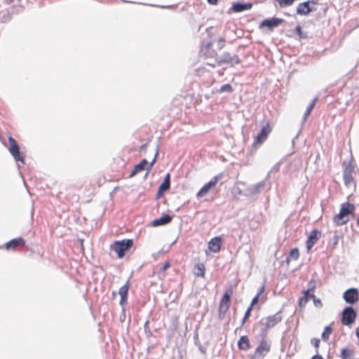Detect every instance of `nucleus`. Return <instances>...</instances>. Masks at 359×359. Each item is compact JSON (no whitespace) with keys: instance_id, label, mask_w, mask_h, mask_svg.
Returning a JSON list of instances; mask_svg holds the SVG:
<instances>
[{"instance_id":"f257e3e1","label":"nucleus","mask_w":359,"mask_h":359,"mask_svg":"<svg viewBox=\"0 0 359 359\" xmlns=\"http://www.w3.org/2000/svg\"><path fill=\"white\" fill-rule=\"evenodd\" d=\"M355 207L353 204L345 203L341 205L339 212L334 217V222L337 225H343L349 220V215L353 213Z\"/></svg>"},{"instance_id":"f03ea898","label":"nucleus","mask_w":359,"mask_h":359,"mask_svg":"<svg viewBox=\"0 0 359 359\" xmlns=\"http://www.w3.org/2000/svg\"><path fill=\"white\" fill-rule=\"evenodd\" d=\"M240 62V59L237 55L226 52L219 58H215V62H205V64L211 67H215L216 66H220L223 64H229L233 66L239 64Z\"/></svg>"},{"instance_id":"7ed1b4c3","label":"nucleus","mask_w":359,"mask_h":359,"mask_svg":"<svg viewBox=\"0 0 359 359\" xmlns=\"http://www.w3.org/2000/svg\"><path fill=\"white\" fill-rule=\"evenodd\" d=\"M232 294L233 287L231 286L226 290L220 300L219 304L218 318L221 320L224 318L226 313L229 309L231 305V297Z\"/></svg>"},{"instance_id":"20e7f679","label":"nucleus","mask_w":359,"mask_h":359,"mask_svg":"<svg viewBox=\"0 0 359 359\" xmlns=\"http://www.w3.org/2000/svg\"><path fill=\"white\" fill-rule=\"evenodd\" d=\"M133 245V241L131 239H124L116 241L111 245V250H114L118 258H123L126 252L129 250Z\"/></svg>"},{"instance_id":"39448f33","label":"nucleus","mask_w":359,"mask_h":359,"mask_svg":"<svg viewBox=\"0 0 359 359\" xmlns=\"http://www.w3.org/2000/svg\"><path fill=\"white\" fill-rule=\"evenodd\" d=\"M283 320L281 311H278L274 315L269 316L263 318L260 323L264 327V330L266 332L268 330L275 327L277 324L280 323Z\"/></svg>"},{"instance_id":"423d86ee","label":"nucleus","mask_w":359,"mask_h":359,"mask_svg":"<svg viewBox=\"0 0 359 359\" xmlns=\"http://www.w3.org/2000/svg\"><path fill=\"white\" fill-rule=\"evenodd\" d=\"M157 156H158V150L156 151L154 158L151 163H148V161L146 159L142 160V161L140 163L135 165L133 170H132L131 173L130 174V177H134L137 173H140V172H142L144 170L149 171L152 168L154 164L155 163Z\"/></svg>"},{"instance_id":"0eeeda50","label":"nucleus","mask_w":359,"mask_h":359,"mask_svg":"<svg viewBox=\"0 0 359 359\" xmlns=\"http://www.w3.org/2000/svg\"><path fill=\"white\" fill-rule=\"evenodd\" d=\"M222 178V174H219L213 177L208 183L205 184L197 192L196 196L202 198L205 196L212 189H214L218 182Z\"/></svg>"},{"instance_id":"6e6552de","label":"nucleus","mask_w":359,"mask_h":359,"mask_svg":"<svg viewBox=\"0 0 359 359\" xmlns=\"http://www.w3.org/2000/svg\"><path fill=\"white\" fill-rule=\"evenodd\" d=\"M212 42H208L205 44L201 50V57H203L206 62H215V58H219L215 50L212 48Z\"/></svg>"},{"instance_id":"1a4fd4ad","label":"nucleus","mask_w":359,"mask_h":359,"mask_svg":"<svg viewBox=\"0 0 359 359\" xmlns=\"http://www.w3.org/2000/svg\"><path fill=\"white\" fill-rule=\"evenodd\" d=\"M271 131L272 126L271 123L268 122L262 128L260 132L255 137L253 145L256 147L257 145L262 144L267 139Z\"/></svg>"},{"instance_id":"9d476101","label":"nucleus","mask_w":359,"mask_h":359,"mask_svg":"<svg viewBox=\"0 0 359 359\" xmlns=\"http://www.w3.org/2000/svg\"><path fill=\"white\" fill-rule=\"evenodd\" d=\"M9 147L8 150L11 155L13 156L14 159L17 161H21L24 163V156L20 151V148L17 144L15 140L11 136L8 138Z\"/></svg>"},{"instance_id":"9b49d317","label":"nucleus","mask_w":359,"mask_h":359,"mask_svg":"<svg viewBox=\"0 0 359 359\" xmlns=\"http://www.w3.org/2000/svg\"><path fill=\"white\" fill-rule=\"evenodd\" d=\"M356 316V313L352 307H346L341 313L342 325H352L355 322Z\"/></svg>"},{"instance_id":"f8f14e48","label":"nucleus","mask_w":359,"mask_h":359,"mask_svg":"<svg viewBox=\"0 0 359 359\" xmlns=\"http://www.w3.org/2000/svg\"><path fill=\"white\" fill-rule=\"evenodd\" d=\"M354 168V166L351 163H348L344 169L343 179L346 186H351L354 184V178L353 177Z\"/></svg>"},{"instance_id":"ddd939ff","label":"nucleus","mask_w":359,"mask_h":359,"mask_svg":"<svg viewBox=\"0 0 359 359\" xmlns=\"http://www.w3.org/2000/svg\"><path fill=\"white\" fill-rule=\"evenodd\" d=\"M271 350V344L266 339H263L259 346L256 348L255 354L258 357L264 358Z\"/></svg>"},{"instance_id":"4468645a","label":"nucleus","mask_w":359,"mask_h":359,"mask_svg":"<svg viewBox=\"0 0 359 359\" xmlns=\"http://www.w3.org/2000/svg\"><path fill=\"white\" fill-rule=\"evenodd\" d=\"M344 299L348 304H354L358 300V292L355 288L348 289L344 293Z\"/></svg>"},{"instance_id":"2eb2a0df","label":"nucleus","mask_w":359,"mask_h":359,"mask_svg":"<svg viewBox=\"0 0 359 359\" xmlns=\"http://www.w3.org/2000/svg\"><path fill=\"white\" fill-rule=\"evenodd\" d=\"M252 7L251 3L243 4L240 1L233 2L230 11L233 13H240L246 10H249Z\"/></svg>"},{"instance_id":"dca6fc26","label":"nucleus","mask_w":359,"mask_h":359,"mask_svg":"<svg viewBox=\"0 0 359 359\" xmlns=\"http://www.w3.org/2000/svg\"><path fill=\"white\" fill-rule=\"evenodd\" d=\"M25 241L22 238H14L5 245V248L6 250H14L18 247H25Z\"/></svg>"},{"instance_id":"f3484780","label":"nucleus","mask_w":359,"mask_h":359,"mask_svg":"<svg viewBox=\"0 0 359 359\" xmlns=\"http://www.w3.org/2000/svg\"><path fill=\"white\" fill-rule=\"evenodd\" d=\"M130 287V280H127L126 283L119 288L118 294L121 296L120 304L123 305L126 303L128 299V290Z\"/></svg>"},{"instance_id":"a211bd4d","label":"nucleus","mask_w":359,"mask_h":359,"mask_svg":"<svg viewBox=\"0 0 359 359\" xmlns=\"http://www.w3.org/2000/svg\"><path fill=\"white\" fill-rule=\"evenodd\" d=\"M222 238L216 236L212 238L208 243V248L212 252L217 253L220 251L222 245Z\"/></svg>"},{"instance_id":"6ab92c4d","label":"nucleus","mask_w":359,"mask_h":359,"mask_svg":"<svg viewBox=\"0 0 359 359\" xmlns=\"http://www.w3.org/2000/svg\"><path fill=\"white\" fill-rule=\"evenodd\" d=\"M283 20L280 18H271V19H266L262 21L261 24V27H267L269 29H273L276 27H278L279 25L283 23Z\"/></svg>"},{"instance_id":"aec40b11","label":"nucleus","mask_w":359,"mask_h":359,"mask_svg":"<svg viewBox=\"0 0 359 359\" xmlns=\"http://www.w3.org/2000/svg\"><path fill=\"white\" fill-rule=\"evenodd\" d=\"M170 175L169 173L166 175L165 177L163 182L160 185L158 192H157V198H159L163 194L170 189Z\"/></svg>"},{"instance_id":"412c9836","label":"nucleus","mask_w":359,"mask_h":359,"mask_svg":"<svg viewBox=\"0 0 359 359\" xmlns=\"http://www.w3.org/2000/svg\"><path fill=\"white\" fill-rule=\"evenodd\" d=\"M172 220V217L167 214L163 215L160 218L156 219L152 221V226H158L167 224L170 223Z\"/></svg>"},{"instance_id":"4be33fe9","label":"nucleus","mask_w":359,"mask_h":359,"mask_svg":"<svg viewBox=\"0 0 359 359\" xmlns=\"http://www.w3.org/2000/svg\"><path fill=\"white\" fill-rule=\"evenodd\" d=\"M238 347L240 350L248 351L250 348L249 339L247 336H242L238 341Z\"/></svg>"},{"instance_id":"5701e85b","label":"nucleus","mask_w":359,"mask_h":359,"mask_svg":"<svg viewBox=\"0 0 359 359\" xmlns=\"http://www.w3.org/2000/svg\"><path fill=\"white\" fill-rule=\"evenodd\" d=\"M299 252L298 248H294L290 250V252H289V255L287 257L286 260H285L287 265L288 266L292 261L297 260L299 259Z\"/></svg>"},{"instance_id":"b1692460","label":"nucleus","mask_w":359,"mask_h":359,"mask_svg":"<svg viewBox=\"0 0 359 359\" xmlns=\"http://www.w3.org/2000/svg\"><path fill=\"white\" fill-rule=\"evenodd\" d=\"M311 290L309 289L304 292L303 296L299 299V306L303 307L306 305L310 298H313L314 295L311 293Z\"/></svg>"},{"instance_id":"393cba45","label":"nucleus","mask_w":359,"mask_h":359,"mask_svg":"<svg viewBox=\"0 0 359 359\" xmlns=\"http://www.w3.org/2000/svg\"><path fill=\"white\" fill-rule=\"evenodd\" d=\"M340 357L341 359H353L354 350L353 348H344L341 351Z\"/></svg>"},{"instance_id":"a878e982","label":"nucleus","mask_w":359,"mask_h":359,"mask_svg":"<svg viewBox=\"0 0 359 359\" xmlns=\"http://www.w3.org/2000/svg\"><path fill=\"white\" fill-rule=\"evenodd\" d=\"M194 273L196 276L203 278L205 276V265L203 263L196 264L194 266Z\"/></svg>"},{"instance_id":"bb28decb","label":"nucleus","mask_w":359,"mask_h":359,"mask_svg":"<svg viewBox=\"0 0 359 359\" xmlns=\"http://www.w3.org/2000/svg\"><path fill=\"white\" fill-rule=\"evenodd\" d=\"M311 11L309 7V2L299 4L297 6V12L301 15H306Z\"/></svg>"},{"instance_id":"cd10ccee","label":"nucleus","mask_w":359,"mask_h":359,"mask_svg":"<svg viewBox=\"0 0 359 359\" xmlns=\"http://www.w3.org/2000/svg\"><path fill=\"white\" fill-rule=\"evenodd\" d=\"M313 245H314V231L311 232V233L309 236L307 243H306V249H307L308 252H311V248L313 246Z\"/></svg>"},{"instance_id":"c85d7f7f","label":"nucleus","mask_w":359,"mask_h":359,"mask_svg":"<svg viewBox=\"0 0 359 359\" xmlns=\"http://www.w3.org/2000/svg\"><path fill=\"white\" fill-rule=\"evenodd\" d=\"M332 332V328L331 327L330 325L325 327L323 332L322 333V339L325 341L328 340Z\"/></svg>"},{"instance_id":"c756f323","label":"nucleus","mask_w":359,"mask_h":359,"mask_svg":"<svg viewBox=\"0 0 359 359\" xmlns=\"http://www.w3.org/2000/svg\"><path fill=\"white\" fill-rule=\"evenodd\" d=\"M264 287H262L259 290V292H257V295L252 299V300L251 302V304H250V306H252V309H253V306L258 303L259 297L262 294V293L264 292Z\"/></svg>"},{"instance_id":"7c9ffc66","label":"nucleus","mask_w":359,"mask_h":359,"mask_svg":"<svg viewBox=\"0 0 359 359\" xmlns=\"http://www.w3.org/2000/svg\"><path fill=\"white\" fill-rule=\"evenodd\" d=\"M276 1L278 3L279 6L283 8V7L291 6L296 0H276Z\"/></svg>"},{"instance_id":"2f4dec72","label":"nucleus","mask_w":359,"mask_h":359,"mask_svg":"<svg viewBox=\"0 0 359 359\" xmlns=\"http://www.w3.org/2000/svg\"><path fill=\"white\" fill-rule=\"evenodd\" d=\"M233 91V88L230 84H224L219 90V93L228 92L231 93Z\"/></svg>"},{"instance_id":"473e14b6","label":"nucleus","mask_w":359,"mask_h":359,"mask_svg":"<svg viewBox=\"0 0 359 359\" xmlns=\"http://www.w3.org/2000/svg\"><path fill=\"white\" fill-rule=\"evenodd\" d=\"M253 309H252V306H249L248 309H247L245 313V316L243 317V321H242V325H243L245 324V323L248 320V318H250V315H251V312L252 311Z\"/></svg>"},{"instance_id":"72a5a7b5","label":"nucleus","mask_w":359,"mask_h":359,"mask_svg":"<svg viewBox=\"0 0 359 359\" xmlns=\"http://www.w3.org/2000/svg\"><path fill=\"white\" fill-rule=\"evenodd\" d=\"M313 107H314V101H313V102L310 104V105L309 106V107L307 108V109H306V112H305V114H304L306 118L307 116H309L311 114V111H312V109H313Z\"/></svg>"},{"instance_id":"f704fd0d","label":"nucleus","mask_w":359,"mask_h":359,"mask_svg":"<svg viewBox=\"0 0 359 359\" xmlns=\"http://www.w3.org/2000/svg\"><path fill=\"white\" fill-rule=\"evenodd\" d=\"M225 39L223 37H220L217 39L218 48L222 49L225 46Z\"/></svg>"},{"instance_id":"c9c22d12","label":"nucleus","mask_w":359,"mask_h":359,"mask_svg":"<svg viewBox=\"0 0 359 359\" xmlns=\"http://www.w3.org/2000/svg\"><path fill=\"white\" fill-rule=\"evenodd\" d=\"M170 266V263L169 261L165 262L163 265L161 267L159 271L164 272Z\"/></svg>"},{"instance_id":"e433bc0d","label":"nucleus","mask_w":359,"mask_h":359,"mask_svg":"<svg viewBox=\"0 0 359 359\" xmlns=\"http://www.w3.org/2000/svg\"><path fill=\"white\" fill-rule=\"evenodd\" d=\"M207 1L211 5H216L218 3V0H207Z\"/></svg>"},{"instance_id":"4c0bfd02","label":"nucleus","mask_w":359,"mask_h":359,"mask_svg":"<svg viewBox=\"0 0 359 359\" xmlns=\"http://www.w3.org/2000/svg\"><path fill=\"white\" fill-rule=\"evenodd\" d=\"M296 31L299 34V35L301 36V34H302V29L300 27V26H297L296 27Z\"/></svg>"},{"instance_id":"58836bf2","label":"nucleus","mask_w":359,"mask_h":359,"mask_svg":"<svg viewBox=\"0 0 359 359\" xmlns=\"http://www.w3.org/2000/svg\"><path fill=\"white\" fill-rule=\"evenodd\" d=\"M315 304H316V306H318V305L321 306V302L318 299H316Z\"/></svg>"},{"instance_id":"ea45409f","label":"nucleus","mask_w":359,"mask_h":359,"mask_svg":"<svg viewBox=\"0 0 359 359\" xmlns=\"http://www.w3.org/2000/svg\"><path fill=\"white\" fill-rule=\"evenodd\" d=\"M316 359H323V357L320 355H316Z\"/></svg>"},{"instance_id":"a19ab883","label":"nucleus","mask_w":359,"mask_h":359,"mask_svg":"<svg viewBox=\"0 0 359 359\" xmlns=\"http://www.w3.org/2000/svg\"><path fill=\"white\" fill-rule=\"evenodd\" d=\"M318 343H319V340H316V344H315L316 347L318 346Z\"/></svg>"},{"instance_id":"79ce46f5","label":"nucleus","mask_w":359,"mask_h":359,"mask_svg":"<svg viewBox=\"0 0 359 359\" xmlns=\"http://www.w3.org/2000/svg\"><path fill=\"white\" fill-rule=\"evenodd\" d=\"M15 0H6L8 4L13 2Z\"/></svg>"},{"instance_id":"37998d69","label":"nucleus","mask_w":359,"mask_h":359,"mask_svg":"<svg viewBox=\"0 0 359 359\" xmlns=\"http://www.w3.org/2000/svg\"><path fill=\"white\" fill-rule=\"evenodd\" d=\"M315 236H316V240H317V238H318V231H316Z\"/></svg>"},{"instance_id":"c03bdc74","label":"nucleus","mask_w":359,"mask_h":359,"mask_svg":"<svg viewBox=\"0 0 359 359\" xmlns=\"http://www.w3.org/2000/svg\"><path fill=\"white\" fill-rule=\"evenodd\" d=\"M357 224H358V225L359 226V217L358 218Z\"/></svg>"},{"instance_id":"a18cd8bd","label":"nucleus","mask_w":359,"mask_h":359,"mask_svg":"<svg viewBox=\"0 0 359 359\" xmlns=\"http://www.w3.org/2000/svg\"><path fill=\"white\" fill-rule=\"evenodd\" d=\"M311 359H314V356H313Z\"/></svg>"}]
</instances>
